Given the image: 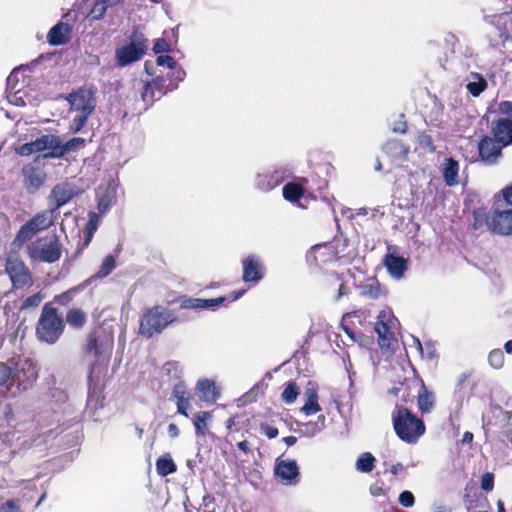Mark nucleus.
I'll use <instances>...</instances> for the list:
<instances>
[{
	"label": "nucleus",
	"instance_id": "53",
	"mask_svg": "<svg viewBox=\"0 0 512 512\" xmlns=\"http://www.w3.org/2000/svg\"><path fill=\"white\" fill-rule=\"evenodd\" d=\"M494 487V476L492 473H485L481 479V488L485 491H491Z\"/></svg>",
	"mask_w": 512,
	"mask_h": 512
},
{
	"label": "nucleus",
	"instance_id": "36",
	"mask_svg": "<svg viewBox=\"0 0 512 512\" xmlns=\"http://www.w3.org/2000/svg\"><path fill=\"white\" fill-rule=\"evenodd\" d=\"M177 467L169 454L164 455L156 461V470L159 475L167 476L176 471Z\"/></svg>",
	"mask_w": 512,
	"mask_h": 512
},
{
	"label": "nucleus",
	"instance_id": "20",
	"mask_svg": "<svg viewBox=\"0 0 512 512\" xmlns=\"http://www.w3.org/2000/svg\"><path fill=\"white\" fill-rule=\"evenodd\" d=\"M352 278V274L350 270L346 272L338 274H332L329 279V283L331 286H337V290L335 295L333 296V301L339 302L343 297H347L351 291L348 286L350 279Z\"/></svg>",
	"mask_w": 512,
	"mask_h": 512
},
{
	"label": "nucleus",
	"instance_id": "4",
	"mask_svg": "<svg viewBox=\"0 0 512 512\" xmlns=\"http://www.w3.org/2000/svg\"><path fill=\"white\" fill-rule=\"evenodd\" d=\"M392 420L397 436L407 443H415L425 432L423 421L406 408L397 407L392 414Z\"/></svg>",
	"mask_w": 512,
	"mask_h": 512
},
{
	"label": "nucleus",
	"instance_id": "46",
	"mask_svg": "<svg viewBox=\"0 0 512 512\" xmlns=\"http://www.w3.org/2000/svg\"><path fill=\"white\" fill-rule=\"evenodd\" d=\"M115 266H116L115 257L113 255L106 256L105 259L103 260L96 276L98 278H104V277L108 276L112 272V270L115 268Z\"/></svg>",
	"mask_w": 512,
	"mask_h": 512
},
{
	"label": "nucleus",
	"instance_id": "44",
	"mask_svg": "<svg viewBox=\"0 0 512 512\" xmlns=\"http://www.w3.org/2000/svg\"><path fill=\"white\" fill-rule=\"evenodd\" d=\"M168 32L164 31L163 36L154 40L153 52L155 54L168 53L171 51V42L167 39Z\"/></svg>",
	"mask_w": 512,
	"mask_h": 512
},
{
	"label": "nucleus",
	"instance_id": "59",
	"mask_svg": "<svg viewBox=\"0 0 512 512\" xmlns=\"http://www.w3.org/2000/svg\"><path fill=\"white\" fill-rule=\"evenodd\" d=\"M175 62L176 61H175L174 57H172L170 55H159L157 58L156 64H158V65L175 64Z\"/></svg>",
	"mask_w": 512,
	"mask_h": 512
},
{
	"label": "nucleus",
	"instance_id": "29",
	"mask_svg": "<svg viewBox=\"0 0 512 512\" xmlns=\"http://www.w3.org/2000/svg\"><path fill=\"white\" fill-rule=\"evenodd\" d=\"M441 170L444 181L448 186H454L458 183L459 164L457 161L452 158L446 159Z\"/></svg>",
	"mask_w": 512,
	"mask_h": 512
},
{
	"label": "nucleus",
	"instance_id": "41",
	"mask_svg": "<svg viewBox=\"0 0 512 512\" xmlns=\"http://www.w3.org/2000/svg\"><path fill=\"white\" fill-rule=\"evenodd\" d=\"M300 394V388L293 381H290L284 388L281 398L286 404H292Z\"/></svg>",
	"mask_w": 512,
	"mask_h": 512
},
{
	"label": "nucleus",
	"instance_id": "22",
	"mask_svg": "<svg viewBox=\"0 0 512 512\" xmlns=\"http://www.w3.org/2000/svg\"><path fill=\"white\" fill-rule=\"evenodd\" d=\"M23 175L25 187L30 193H35L45 181V174L34 167H24Z\"/></svg>",
	"mask_w": 512,
	"mask_h": 512
},
{
	"label": "nucleus",
	"instance_id": "16",
	"mask_svg": "<svg viewBox=\"0 0 512 512\" xmlns=\"http://www.w3.org/2000/svg\"><path fill=\"white\" fill-rule=\"evenodd\" d=\"M479 156L481 161L491 165L495 164L501 156L502 145L489 137H485L479 143Z\"/></svg>",
	"mask_w": 512,
	"mask_h": 512
},
{
	"label": "nucleus",
	"instance_id": "18",
	"mask_svg": "<svg viewBox=\"0 0 512 512\" xmlns=\"http://www.w3.org/2000/svg\"><path fill=\"white\" fill-rule=\"evenodd\" d=\"M263 278V266L255 255L243 260V280L245 282H258Z\"/></svg>",
	"mask_w": 512,
	"mask_h": 512
},
{
	"label": "nucleus",
	"instance_id": "64",
	"mask_svg": "<svg viewBox=\"0 0 512 512\" xmlns=\"http://www.w3.org/2000/svg\"><path fill=\"white\" fill-rule=\"evenodd\" d=\"M473 440V434L469 431H466L462 438V443H471Z\"/></svg>",
	"mask_w": 512,
	"mask_h": 512
},
{
	"label": "nucleus",
	"instance_id": "34",
	"mask_svg": "<svg viewBox=\"0 0 512 512\" xmlns=\"http://www.w3.org/2000/svg\"><path fill=\"white\" fill-rule=\"evenodd\" d=\"M212 419V414L202 411L194 416L195 433L197 436H205L208 433V422Z\"/></svg>",
	"mask_w": 512,
	"mask_h": 512
},
{
	"label": "nucleus",
	"instance_id": "11",
	"mask_svg": "<svg viewBox=\"0 0 512 512\" xmlns=\"http://www.w3.org/2000/svg\"><path fill=\"white\" fill-rule=\"evenodd\" d=\"M57 148V136L47 134L34 141L20 145L16 149V153L20 156H30L33 153L48 151L44 155L45 158H57L54 155Z\"/></svg>",
	"mask_w": 512,
	"mask_h": 512
},
{
	"label": "nucleus",
	"instance_id": "17",
	"mask_svg": "<svg viewBox=\"0 0 512 512\" xmlns=\"http://www.w3.org/2000/svg\"><path fill=\"white\" fill-rule=\"evenodd\" d=\"M72 26L65 22L54 25L47 34V41L53 46L67 44L71 39Z\"/></svg>",
	"mask_w": 512,
	"mask_h": 512
},
{
	"label": "nucleus",
	"instance_id": "23",
	"mask_svg": "<svg viewBox=\"0 0 512 512\" xmlns=\"http://www.w3.org/2000/svg\"><path fill=\"white\" fill-rule=\"evenodd\" d=\"M225 301V297H218L214 299H200V298H185L181 302V308L184 309H214Z\"/></svg>",
	"mask_w": 512,
	"mask_h": 512
},
{
	"label": "nucleus",
	"instance_id": "43",
	"mask_svg": "<svg viewBox=\"0 0 512 512\" xmlns=\"http://www.w3.org/2000/svg\"><path fill=\"white\" fill-rule=\"evenodd\" d=\"M283 196L288 201H297L302 197V189L297 184L288 183L283 187Z\"/></svg>",
	"mask_w": 512,
	"mask_h": 512
},
{
	"label": "nucleus",
	"instance_id": "12",
	"mask_svg": "<svg viewBox=\"0 0 512 512\" xmlns=\"http://www.w3.org/2000/svg\"><path fill=\"white\" fill-rule=\"evenodd\" d=\"M494 206V211L486 218L488 228L500 235L512 234V208L505 209L504 206L495 204Z\"/></svg>",
	"mask_w": 512,
	"mask_h": 512
},
{
	"label": "nucleus",
	"instance_id": "21",
	"mask_svg": "<svg viewBox=\"0 0 512 512\" xmlns=\"http://www.w3.org/2000/svg\"><path fill=\"white\" fill-rule=\"evenodd\" d=\"M495 141L503 147L512 143V121L506 118L499 119L492 128Z\"/></svg>",
	"mask_w": 512,
	"mask_h": 512
},
{
	"label": "nucleus",
	"instance_id": "38",
	"mask_svg": "<svg viewBox=\"0 0 512 512\" xmlns=\"http://www.w3.org/2000/svg\"><path fill=\"white\" fill-rule=\"evenodd\" d=\"M375 331L378 334L379 344L381 347H389L392 340V333L390 332L389 326L386 323L379 321L376 323Z\"/></svg>",
	"mask_w": 512,
	"mask_h": 512
},
{
	"label": "nucleus",
	"instance_id": "48",
	"mask_svg": "<svg viewBox=\"0 0 512 512\" xmlns=\"http://www.w3.org/2000/svg\"><path fill=\"white\" fill-rule=\"evenodd\" d=\"M188 396L189 394L186 385L183 382H178L174 385L170 398L177 401Z\"/></svg>",
	"mask_w": 512,
	"mask_h": 512
},
{
	"label": "nucleus",
	"instance_id": "9",
	"mask_svg": "<svg viewBox=\"0 0 512 512\" xmlns=\"http://www.w3.org/2000/svg\"><path fill=\"white\" fill-rule=\"evenodd\" d=\"M148 49V39L138 32L130 36V41L116 50L117 64H131L141 60Z\"/></svg>",
	"mask_w": 512,
	"mask_h": 512
},
{
	"label": "nucleus",
	"instance_id": "40",
	"mask_svg": "<svg viewBox=\"0 0 512 512\" xmlns=\"http://www.w3.org/2000/svg\"><path fill=\"white\" fill-rule=\"evenodd\" d=\"M434 395L428 392L425 387L422 388V392L418 396V405L422 412L428 413L434 406Z\"/></svg>",
	"mask_w": 512,
	"mask_h": 512
},
{
	"label": "nucleus",
	"instance_id": "56",
	"mask_svg": "<svg viewBox=\"0 0 512 512\" xmlns=\"http://www.w3.org/2000/svg\"><path fill=\"white\" fill-rule=\"evenodd\" d=\"M0 512H21L16 501L8 500L0 506Z\"/></svg>",
	"mask_w": 512,
	"mask_h": 512
},
{
	"label": "nucleus",
	"instance_id": "47",
	"mask_svg": "<svg viewBox=\"0 0 512 512\" xmlns=\"http://www.w3.org/2000/svg\"><path fill=\"white\" fill-rule=\"evenodd\" d=\"M488 362L495 369L501 368L504 362V353L500 349L492 350L489 353Z\"/></svg>",
	"mask_w": 512,
	"mask_h": 512
},
{
	"label": "nucleus",
	"instance_id": "28",
	"mask_svg": "<svg viewBox=\"0 0 512 512\" xmlns=\"http://www.w3.org/2000/svg\"><path fill=\"white\" fill-rule=\"evenodd\" d=\"M486 79L479 73H470L467 76L466 89L473 97H478L487 88Z\"/></svg>",
	"mask_w": 512,
	"mask_h": 512
},
{
	"label": "nucleus",
	"instance_id": "1",
	"mask_svg": "<svg viewBox=\"0 0 512 512\" xmlns=\"http://www.w3.org/2000/svg\"><path fill=\"white\" fill-rule=\"evenodd\" d=\"M113 347V339L107 335L91 333L84 346V358L89 364V392H95L99 381L104 377Z\"/></svg>",
	"mask_w": 512,
	"mask_h": 512
},
{
	"label": "nucleus",
	"instance_id": "3",
	"mask_svg": "<svg viewBox=\"0 0 512 512\" xmlns=\"http://www.w3.org/2000/svg\"><path fill=\"white\" fill-rule=\"evenodd\" d=\"M64 328L62 315L58 314L56 308L50 304H45L36 327L37 338L42 342L54 344L63 334Z\"/></svg>",
	"mask_w": 512,
	"mask_h": 512
},
{
	"label": "nucleus",
	"instance_id": "42",
	"mask_svg": "<svg viewBox=\"0 0 512 512\" xmlns=\"http://www.w3.org/2000/svg\"><path fill=\"white\" fill-rule=\"evenodd\" d=\"M99 222H100V216L96 212H93V211L89 212V220L86 225L87 235H86V240L84 243L85 246H87L90 243L94 232L98 228Z\"/></svg>",
	"mask_w": 512,
	"mask_h": 512
},
{
	"label": "nucleus",
	"instance_id": "31",
	"mask_svg": "<svg viewBox=\"0 0 512 512\" xmlns=\"http://www.w3.org/2000/svg\"><path fill=\"white\" fill-rule=\"evenodd\" d=\"M359 290L361 296L370 299H377L383 293L379 282L375 278H368L359 286Z\"/></svg>",
	"mask_w": 512,
	"mask_h": 512
},
{
	"label": "nucleus",
	"instance_id": "5",
	"mask_svg": "<svg viewBox=\"0 0 512 512\" xmlns=\"http://www.w3.org/2000/svg\"><path fill=\"white\" fill-rule=\"evenodd\" d=\"M175 321L174 313L165 307L154 306L141 318L139 333L147 338L161 333L170 323Z\"/></svg>",
	"mask_w": 512,
	"mask_h": 512
},
{
	"label": "nucleus",
	"instance_id": "37",
	"mask_svg": "<svg viewBox=\"0 0 512 512\" xmlns=\"http://www.w3.org/2000/svg\"><path fill=\"white\" fill-rule=\"evenodd\" d=\"M67 323L74 328H81L86 323V314L78 308L70 309L66 314Z\"/></svg>",
	"mask_w": 512,
	"mask_h": 512
},
{
	"label": "nucleus",
	"instance_id": "51",
	"mask_svg": "<svg viewBox=\"0 0 512 512\" xmlns=\"http://www.w3.org/2000/svg\"><path fill=\"white\" fill-rule=\"evenodd\" d=\"M418 143H419L420 147H422L423 149H426L429 152H432L435 149L433 146L432 139L429 135H426V134L419 135Z\"/></svg>",
	"mask_w": 512,
	"mask_h": 512
},
{
	"label": "nucleus",
	"instance_id": "50",
	"mask_svg": "<svg viewBox=\"0 0 512 512\" xmlns=\"http://www.w3.org/2000/svg\"><path fill=\"white\" fill-rule=\"evenodd\" d=\"M398 500L403 507H412L415 502L414 495L410 491L401 492Z\"/></svg>",
	"mask_w": 512,
	"mask_h": 512
},
{
	"label": "nucleus",
	"instance_id": "30",
	"mask_svg": "<svg viewBox=\"0 0 512 512\" xmlns=\"http://www.w3.org/2000/svg\"><path fill=\"white\" fill-rule=\"evenodd\" d=\"M306 399L305 404L301 408V412L305 415H313L321 410L318 403V395L314 388H307L304 393Z\"/></svg>",
	"mask_w": 512,
	"mask_h": 512
},
{
	"label": "nucleus",
	"instance_id": "19",
	"mask_svg": "<svg viewBox=\"0 0 512 512\" xmlns=\"http://www.w3.org/2000/svg\"><path fill=\"white\" fill-rule=\"evenodd\" d=\"M163 70L160 71L159 74L163 75L165 80V85L163 89H165L164 93L167 91H171L177 87V82L182 81L186 75L185 71L182 69V66H161Z\"/></svg>",
	"mask_w": 512,
	"mask_h": 512
},
{
	"label": "nucleus",
	"instance_id": "10",
	"mask_svg": "<svg viewBox=\"0 0 512 512\" xmlns=\"http://www.w3.org/2000/svg\"><path fill=\"white\" fill-rule=\"evenodd\" d=\"M14 385L18 390L28 389L38 378L35 363L28 358L13 361Z\"/></svg>",
	"mask_w": 512,
	"mask_h": 512
},
{
	"label": "nucleus",
	"instance_id": "6",
	"mask_svg": "<svg viewBox=\"0 0 512 512\" xmlns=\"http://www.w3.org/2000/svg\"><path fill=\"white\" fill-rule=\"evenodd\" d=\"M26 249L33 261L54 263L61 257V244L56 234L39 238L28 244Z\"/></svg>",
	"mask_w": 512,
	"mask_h": 512
},
{
	"label": "nucleus",
	"instance_id": "14",
	"mask_svg": "<svg viewBox=\"0 0 512 512\" xmlns=\"http://www.w3.org/2000/svg\"><path fill=\"white\" fill-rule=\"evenodd\" d=\"M275 474L286 485L299 482V468L295 460H276Z\"/></svg>",
	"mask_w": 512,
	"mask_h": 512
},
{
	"label": "nucleus",
	"instance_id": "45",
	"mask_svg": "<svg viewBox=\"0 0 512 512\" xmlns=\"http://www.w3.org/2000/svg\"><path fill=\"white\" fill-rule=\"evenodd\" d=\"M494 204L498 206L512 205V185L505 187L494 196Z\"/></svg>",
	"mask_w": 512,
	"mask_h": 512
},
{
	"label": "nucleus",
	"instance_id": "58",
	"mask_svg": "<svg viewBox=\"0 0 512 512\" xmlns=\"http://www.w3.org/2000/svg\"><path fill=\"white\" fill-rule=\"evenodd\" d=\"M407 128L404 115L400 116V119L393 124L392 130L396 133H405Z\"/></svg>",
	"mask_w": 512,
	"mask_h": 512
},
{
	"label": "nucleus",
	"instance_id": "13",
	"mask_svg": "<svg viewBox=\"0 0 512 512\" xmlns=\"http://www.w3.org/2000/svg\"><path fill=\"white\" fill-rule=\"evenodd\" d=\"M79 194L78 188L69 182H61L55 185L50 194V200L54 202V207L51 208L53 212L58 210L61 206L67 204L71 199Z\"/></svg>",
	"mask_w": 512,
	"mask_h": 512
},
{
	"label": "nucleus",
	"instance_id": "63",
	"mask_svg": "<svg viewBox=\"0 0 512 512\" xmlns=\"http://www.w3.org/2000/svg\"><path fill=\"white\" fill-rule=\"evenodd\" d=\"M237 446L240 450H242L245 453H248L250 451L249 443L246 440L239 442Z\"/></svg>",
	"mask_w": 512,
	"mask_h": 512
},
{
	"label": "nucleus",
	"instance_id": "61",
	"mask_svg": "<svg viewBox=\"0 0 512 512\" xmlns=\"http://www.w3.org/2000/svg\"><path fill=\"white\" fill-rule=\"evenodd\" d=\"M168 434H169V436H170V437H172V438L177 437V436L179 435V429H178V427H177L175 424L171 423V424L168 426Z\"/></svg>",
	"mask_w": 512,
	"mask_h": 512
},
{
	"label": "nucleus",
	"instance_id": "54",
	"mask_svg": "<svg viewBox=\"0 0 512 512\" xmlns=\"http://www.w3.org/2000/svg\"><path fill=\"white\" fill-rule=\"evenodd\" d=\"M260 431L265 434L269 439H274L278 436V429L270 426L267 423L260 424Z\"/></svg>",
	"mask_w": 512,
	"mask_h": 512
},
{
	"label": "nucleus",
	"instance_id": "49",
	"mask_svg": "<svg viewBox=\"0 0 512 512\" xmlns=\"http://www.w3.org/2000/svg\"><path fill=\"white\" fill-rule=\"evenodd\" d=\"M44 295L41 293H36L32 296L27 297L24 302L22 303L21 308L22 309H28L37 307L40 305V303L43 301Z\"/></svg>",
	"mask_w": 512,
	"mask_h": 512
},
{
	"label": "nucleus",
	"instance_id": "33",
	"mask_svg": "<svg viewBox=\"0 0 512 512\" xmlns=\"http://www.w3.org/2000/svg\"><path fill=\"white\" fill-rule=\"evenodd\" d=\"M120 0H94L90 15L94 20H101L108 8L116 6Z\"/></svg>",
	"mask_w": 512,
	"mask_h": 512
},
{
	"label": "nucleus",
	"instance_id": "35",
	"mask_svg": "<svg viewBox=\"0 0 512 512\" xmlns=\"http://www.w3.org/2000/svg\"><path fill=\"white\" fill-rule=\"evenodd\" d=\"M13 378V361L0 362V386H6L7 390H11L14 386Z\"/></svg>",
	"mask_w": 512,
	"mask_h": 512
},
{
	"label": "nucleus",
	"instance_id": "55",
	"mask_svg": "<svg viewBox=\"0 0 512 512\" xmlns=\"http://www.w3.org/2000/svg\"><path fill=\"white\" fill-rule=\"evenodd\" d=\"M177 412L188 417L187 410L190 407L189 396L184 399H179L176 401Z\"/></svg>",
	"mask_w": 512,
	"mask_h": 512
},
{
	"label": "nucleus",
	"instance_id": "15",
	"mask_svg": "<svg viewBox=\"0 0 512 512\" xmlns=\"http://www.w3.org/2000/svg\"><path fill=\"white\" fill-rule=\"evenodd\" d=\"M158 67L159 66H145L147 77L143 80L145 86L144 91L141 94V97L144 102H152L154 100V90H163V87L165 85L163 75H156L154 78L150 79L151 76L156 74V69Z\"/></svg>",
	"mask_w": 512,
	"mask_h": 512
},
{
	"label": "nucleus",
	"instance_id": "2",
	"mask_svg": "<svg viewBox=\"0 0 512 512\" xmlns=\"http://www.w3.org/2000/svg\"><path fill=\"white\" fill-rule=\"evenodd\" d=\"M97 92L95 85L84 84L66 97L70 104V112L75 113L70 124V129L73 132H79L94 112L97 106Z\"/></svg>",
	"mask_w": 512,
	"mask_h": 512
},
{
	"label": "nucleus",
	"instance_id": "7",
	"mask_svg": "<svg viewBox=\"0 0 512 512\" xmlns=\"http://www.w3.org/2000/svg\"><path fill=\"white\" fill-rule=\"evenodd\" d=\"M53 213L50 209L36 214L20 228L12 245L20 249L24 243L30 241L38 232L49 228L54 222Z\"/></svg>",
	"mask_w": 512,
	"mask_h": 512
},
{
	"label": "nucleus",
	"instance_id": "25",
	"mask_svg": "<svg viewBox=\"0 0 512 512\" xmlns=\"http://www.w3.org/2000/svg\"><path fill=\"white\" fill-rule=\"evenodd\" d=\"M385 266L389 274L395 279H401L407 269L406 260L394 254L386 255Z\"/></svg>",
	"mask_w": 512,
	"mask_h": 512
},
{
	"label": "nucleus",
	"instance_id": "39",
	"mask_svg": "<svg viewBox=\"0 0 512 512\" xmlns=\"http://www.w3.org/2000/svg\"><path fill=\"white\" fill-rule=\"evenodd\" d=\"M375 457L369 453H362L356 461V469L363 473H369L374 468Z\"/></svg>",
	"mask_w": 512,
	"mask_h": 512
},
{
	"label": "nucleus",
	"instance_id": "57",
	"mask_svg": "<svg viewBox=\"0 0 512 512\" xmlns=\"http://www.w3.org/2000/svg\"><path fill=\"white\" fill-rule=\"evenodd\" d=\"M499 111L510 117L509 120L512 121V102L511 101H503L499 104Z\"/></svg>",
	"mask_w": 512,
	"mask_h": 512
},
{
	"label": "nucleus",
	"instance_id": "26",
	"mask_svg": "<svg viewBox=\"0 0 512 512\" xmlns=\"http://www.w3.org/2000/svg\"><path fill=\"white\" fill-rule=\"evenodd\" d=\"M196 393L200 400L208 403H213L219 397L213 381L208 379L199 380L196 384Z\"/></svg>",
	"mask_w": 512,
	"mask_h": 512
},
{
	"label": "nucleus",
	"instance_id": "32",
	"mask_svg": "<svg viewBox=\"0 0 512 512\" xmlns=\"http://www.w3.org/2000/svg\"><path fill=\"white\" fill-rule=\"evenodd\" d=\"M84 139L83 138H72L66 143H62L60 138L57 136V149L56 153H54L57 158H60L64 156L65 154L76 151L78 148L82 147L84 145Z\"/></svg>",
	"mask_w": 512,
	"mask_h": 512
},
{
	"label": "nucleus",
	"instance_id": "24",
	"mask_svg": "<svg viewBox=\"0 0 512 512\" xmlns=\"http://www.w3.org/2000/svg\"><path fill=\"white\" fill-rule=\"evenodd\" d=\"M383 151L391 158L392 161L404 162L407 160L409 148L404 146L398 140H390L384 144Z\"/></svg>",
	"mask_w": 512,
	"mask_h": 512
},
{
	"label": "nucleus",
	"instance_id": "27",
	"mask_svg": "<svg viewBox=\"0 0 512 512\" xmlns=\"http://www.w3.org/2000/svg\"><path fill=\"white\" fill-rule=\"evenodd\" d=\"M283 177L278 175L277 172H264L257 176L256 186L259 190L268 192L280 183H282Z\"/></svg>",
	"mask_w": 512,
	"mask_h": 512
},
{
	"label": "nucleus",
	"instance_id": "52",
	"mask_svg": "<svg viewBox=\"0 0 512 512\" xmlns=\"http://www.w3.org/2000/svg\"><path fill=\"white\" fill-rule=\"evenodd\" d=\"M112 204V197L108 194L102 196L98 200V210L101 213H105L109 210Z\"/></svg>",
	"mask_w": 512,
	"mask_h": 512
},
{
	"label": "nucleus",
	"instance_id": "60",
	"mask_svg": "<svg viewBox=\"0 0 512 512\" xmlns=\"http://www.w3.org/2000/svg\"><path fill=\"white\" fill-rule=\"evenodd\" d=\"M55 301L62 305H68V303L71 301V296L68 292H66L61 295L55 296Z\"/></svg>",
	"mask_w": 512,
	"mask_h": 512
},
{
	"label": "nucleus",
	"instance_id": "8",
	"mask_svg": "<svg viewBox=\"0 0 512 512\" xmlns=\"http://www.w3.org/2000/svg\"><path fill=\"white\" fill-rule=\"evenodd\" d=\"M11 250L6 259L5 270L10 277L12 285L16 289H20L26 285L31 284L32 277L25 266L24 262L21 260L17 247L11 244Z\"/></svg>",
	"mask_w": 512,
	"mask_h": 512
},
{
	"label": "nucleus",
	"instance_id": "62",
	"mask_svg": "<svg viewBox=\"0 0 512 512\" xmlns=\"http://www.w3.org/2000/svg\"><path fill=\"white\" fill-rule=\"evenodd\" d=\"M403 469H404V466L401 463H397V464L391 466L390 472L393 475H397Z\"/></svg>",
	"mask_w": 512,
	"mask_h": 512
}]
</instances>
